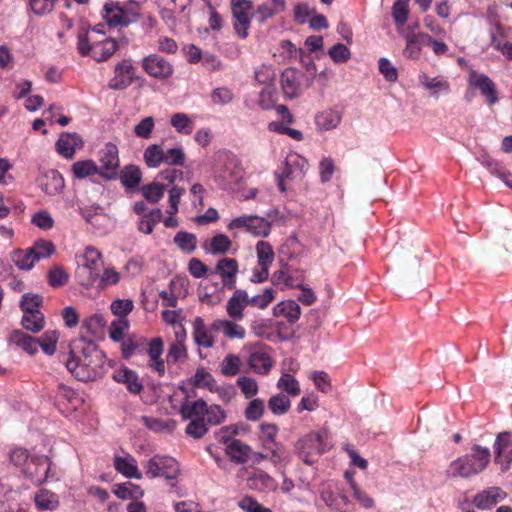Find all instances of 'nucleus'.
<instances>
[{
	"instance_id": "a19ab883",
	"label": "nucleus",
	"mask_w": 512,
	"mask_h": 512,
	"mask_svg": "<svg viewBox=\"0 0 512 512\" xmlns=\"http://www.w3.org/2000/svg\"><path fill=\"white\" fill-rule=\"evenodd\" d=\"M101 258V253L95 247L87 246L83 255V262L79 266L100 273L102 266Z\"/></svg>"
},
{
	"instance_id": "4be33fe9",
	"label": "nucleus",
	"mask_w": 512,
	"mask_h": 512,
	"mask_svg": "<svg viewBox=\"0 0 512 512\" xmlns=\"http://www.w3.org/2000/svg\"><path fill=\"white\" fill-rule=\"evenodd\" d=\"M115 469L127 478L141 479L142 474L138 470L137 461L130 454L125 456H115Z\"/></svg>"
},
{
	"instance_id": "f257e3e1",
	"label": "nucleus",
	"mask_w": 512,
	"mask_h": 512,
	"mask_svg": "<svg viewBox=\"0 0 512 512\" xmlns=\"http://www.w3.org/2000/svg\"><path fill=\"white\" fill-rule=\"evenodd\" d=\"M67 369L80 381H96L105 373L106 356L93 340L81 336L70 344Z\"/></svg>"
},
{
	"instance_id": "aec40b11",
	"label": "nucleus",
	"mask_w": 512,
	"mask_h": 512,
	"mask_svg": "<svg viewBox=\"0 0 512 512\" xmlns=\"http://www.w3.org/2000/svg\"><path fill=\"white\" fill-rule=\"evenodd\" d=\"M247 364L255 373L265 375L272 368L273 362L267 352L258 349L251 352Z\"/></svg>"
},
{
	"instance_id": "20e7f679",
	"label": "nucleus",
	"mask_w": 512,
	"mask_h": 512,
	"mask_svg": "<svg viewBox=\"0 0 512 512\" xmlns=\"http://www.w3.org/2000/svg\"><path fill=\"white\" fill-rule=\"evenodd\" d=\"M328 433L320 431L316 433H309L304 437L297 440L295 443V452L307 465H312L316 462L314 456L323 454L328 446L325 443Z\"/></svg>"
},
{
	"instance_id": "4d7b16f0",
	"label": "nucleus",
	"mask_w": 512,
	"mask_h": 512,
	"mask_svg": "<svg viewBox=\"0 0 512 512\" xmlns=\"http://www.w3.org/2000/svg\"><path fill=\"white\" fill-rule=\"evenodd\" d=\"M269 451L268 459L271 460L275 464L285 465L290 461V455L287 452L286 448L281 443H274L271 445V448H265Z\"/></svg>"
},
{
	"instance_id": "ea45409f",
	"label": "nucleus",
	"mask_w": 512,
	"mask_h": 512,
	"mask_svg": "<svg viewBox=\"0 0 512 512\" xmlns=\"http://www.w3.org/2000/svg\"><path fill=\"white\" fill-rule=\"evenodd\" d=\"M291 407V401L284 393L273 395L268 400V409L277 416L286 414Z\"/></svg>"
},
{
	"instance_id": "0e129e2a",
	"label": "nucleus",
	"mask_w": 512,
	"mask_h": 512,
	"mask_svg": "<svg viewBox=\"0 0 512 512\" xmlns=\"http://www.w3.org/2000/svg\"><path fill=\"white\" fill-rule=\"evenodd\" d=\"M216 384L215 379L212 377V375L205 370V368L200 367L196 370L194 378H193V385L196 387H205L209 390H213L214 386Z\"/></svg>"
},
{
	"instance_id": "dca6fc26",
	"label": "nucleus",
	"mask_w": 512,
	"mask_h": 512,
	"mask_svg": "<svg viewBox=\"0 0 512 512\" xmlns=\"http://www.w3.org/2000/svg\"><path fill=\"white\" fill-rule=\"evenodd\" d=\"M249 304L248 293L243 289H235L226 304V312L234 321H240L244 317V309Z\"/></svg>"
},
{
	"instance_id": "13d9d810",
	"label": "nucleus",
	"mask_w": 512,
	"mask_h": 512,
	"mask_svg": "<svg viewBox=\"0 0 512 512\" xmlns=\"http://www.w3.org/2000/svg\"><path fill=\"white\" fill-rule=\"evenodd\" d=\"M297 56L299 57V60L305 68L306 72L308 73V76L305 80V88H309L312 85L316 75V64L310 55L306 54L302 49H299Z\"/></svg>"
},
{
	"instance_id": "58836bf2",
	"label": "nucleus",
	"mask_w": 512,
	"mask_h": 512,
	"mask_svg": "<svg viewBox=\"0 0 512 512\" xmlns=\"http://www.w3.org/2000/svg\"><path fill=\"white\" fill-rule=\"evenodd\" d=\"M21 324L27 331L38 333L44 328V315L40 311H30V313H24Z\"/></svg>"
},
{
	"instance_id": "052dcab7",
	"label": "nucleus",
	"mask_w": 512,
	"mask_h": 512,
	"mask_svg": "<svg viewBox=\"0 0 512 512\" xmlns=\"http://www.w3.org/2000/svg\"><path fill=\"white\" fill-rule=\"evenodd\" d=\"M236 383L246 399H252L257 395L259 389L255 379L248 376H240Z\"/></svg>"
},
{
	"instance_id": "5701e85b",
	"label": "nucleus",
	"mask_w": 512,
	"mask_h": 512,
	"mask_svg": "<svg viewBox=\"0 0 512 512\" xmlns=\"http://www.w3.org/2000/svg\"><path fill=\"white\" fill-rule=\"evenodd\" d=\"M211 331L222 332L228 339H243L246 334L244 327L230 320H215Z\"/></svg>"
},
{
	"instance_id": "6e6d98bb",
	"label": "nucleus",
	"mask_w": 512,
	"mask_h": 512,
	"mask_svg": "<svg viewBox=\"0 0 512 512\" xmlns=\"http://www.w3.org/2000/svg\"><path fill=\"white\" fill-rule=\"evenodd\" d=\"M277 387L286 392L290 396H297L300 394L299 382L290 374L284 373L277 382Z\"/></svg>"
},
{
	"instance_id": "f8f14e48",
	"label": "nucleus",
	"mask_w": 512,
	"mask_h": 512,
	"mask_svg": "<svg viewBox=\"0 0 512 512\" xmlns=\"http://www.w3.org/2000/svg\"><path fill=\"white\" fill-rule=\"evenodd\" d=\"M303 77L304 74L293 67H288L282 72L280 83L285 97L295 99L301 95L304 87L301 82Z\"/></svg>"
},
{
	"instance_id": "8fccbe9b",
	"label": "nucleus",
	"mask_w": 512,
	"mask_h": 512,
	"mask_svg": "<svg viewBox=\"0 0 512 512\" xmlns=\"http://www.w3.org/2000/svg\"><path fill=\"white\" fill-rule=\"evenodd\" d=\"M232 242L225 234H217L210 241V247L205 248L208 253L218 255L225 254L231 248Z\"/></svg>"
},
{
	"instance_id": "69168bd1",
	"label": "nucleus",
	"mask_w": 512,
	"mask_h": 512,
	"mask_svg": "<svg viewBox=\"0 0 512 512\" xmlns=\"http://www.w3.org/2000/svg\"><path fill=\"white\" fill-rule=\"evenodd\" d=\"M30 249L33 255L37 256V261L47 258L55 252L54 244L48 240L37 241Z\"/></svg>"
},
{
	"instance_id": "338daca9",
	"label": "nucleus",
	"mask_w": 512,
	"mask_h": 512,
	"mask_svg": "<svg viewBox=\"0 0 512 512\" xmlns=\"http://www.w3.org/2000/svg\"><path fill=\"white\" fill-rule=\"evenodd\" d=\"M510 445H512V434L510 432L504 431L497 435L493 446L496 462L499 461L504 449Z\"/></svg>"
},
{
	"instance_id": "7ed1b4c3",
	"label": "nucleus",
	"mask_w": 512,
	"mask_h": 512,
	"mask_svg": "<svg viewBox=\"0 0 512 512\" xmlns=\"http://www.w3.org/2000/svg\"><path fill=\"white\" fill-rule=\"evenodd\" d=\"M490 450L480 445H473L472 453L452 461L446 470L450 478H470L486 469L490 462Z\"/></svg>"
},
{
	"instance_id": "f704fd0d",
	"label": "nucleus",
	"mask_w": 512,
	"mask_h": 512,
	"mask_svg": "<svg viewBox=\"0 0 512 512\" xmlns=\"http://www.w3.org/2000/svg\"><path fill=\"white\" fill-rule=\"evenodd\" d=\"M120 180L124 187L134 189L142 180V173L138 166L127 165L120 172Z\"/></svg>"
},
{
	"instance_id": "9b49d317",
	"label": "nucleus",
	"mask_w": 512,
	"mask_h": 512,
	"mask_svg": "<svg viewBox=\"0 0 512 512\" xmlns=\"http://www.w3.org/2000/svg\"><path fill=\"white\" fill-rule=\"evenodd\" d=\"M50 465L47 456H32L29 464L22 471L35 485H41L49 476Z\"/></svg>"
},
{
	"instance_id": "b1692460",
	"label": "nucleus",
	"mask_w": 512,
	"mask_h": 512,
	"mask_svg": "<svg viewBox=\"0 0 512 512\" xmlns=\"http://www.w3.org/2000/svg\"><path fill=\"white\" fill-rule=\"evenodd\" d=\"M306 165V160L297 153L289 154L285 160L283 174L287 179L302 177Z\"/></svg>"
},
{
	"instance_id": "393cba45",
	"label": "nucleus",
	"mask_w": 512,
	"mask_h": 512,
	"mask_svg": "<svg viewBox=\"0 0 512 512\" xmlns=\"http://www.w3.org/2000/svg\"><path fill=\"white\" fill-rule=\"evenodd\" d=\"M285 8L284 0H267L258 6L255 17L260 23H264L268 18L283 12Z\"/></svg>"
},
{
	"instance_id": "6ab92c4d",
	"label": "nucleus",
	"mask_w": 512,
	"mask_h": 512,
	"mask_svg": "<svg viewBox=\"0 0 512 512\" xmlns=\"http://www.w3.org/2000/svg\"><path fill=\"white\" fill-rule=\"evenodd\" d=\"M83 144L80 136L76 133H62L56 142L57 152L67 159H71L77 147Z\"/></svg>"
},
{
	"instance_id": "79ce46f5",
	"label": "nucleus",
	"mask_w": 512,
	"mask_h": 512,
	"mask_svg": "<svg viewBox=\"0 0 512 512\" xmlns=\"http://www.w3.org/2000/svg\"><path fill=\"white\" fill-rule=\"evenodd\" d=\"M114 493L118 498L121 499H138L144 494L143 490L131 482L118 484L114 486Z\"/></svg>"
},
{
	"instance_id": "2eb2a0df",
	"label": "nucleus",
	"mask_w": 512,
	"mask_h": 512,
	"mask_svg": "<svg viewBox=\"0 0 512 512\" xmlns=\"http://www.w3.org/2000/svg\"><path fill=\"white\" fill-rule=\"evenodd\" d=\"M103 18L109 27L127 26L137 18L136 14L130 17L124 10L113 2L106 3L103 9Z\"/></svg>"
},
{
	"instance_id": "c03bdc74",
	"label": "nucleus",
	"mask_w": 512,
	"mask_h": 512,
	"mask_svg": "<svg viewBox=\"0 0 512 512\" xmlns=\"http://www.w3.org/2000/svg\"><path fill=\"white\" fill-rule=\"evenodd\" d=\"M164 150L160 145H149L144 151V161L150 168H157L163 163Z\"/></svg>"
},
{
	"instance_id": "680f3d73",
	"label": "nucleus",
	"mask_w": 512,
	"mask_h": 512,
	"mask_svg": "<svg viewBox=\"0 0 512 512\" xmlns=\"http://www.w3.org/2000/svg\"><path fill=\"white\" fill-rule=\"evenodd\" d=\"M409 0H396L392 7V16L396 25H404L408 18Z\"/></svg>"
},
{
	"instance_id": "c756f323",
	"label": "nucleus",
	"mask_w": 512,
	"mask_h": 512,
	"mask_svg": "<svg viewBox=\"0 0 512 512\" xmlns=\"http://www.w3.org/2000/svg\"><path fill=\"white\" fill-rule=\"evenodd\" d=\"M419 81L421 85L431 91V96L437 98L439 96V93H449L450 92V85L447 80L440 79L438 77H429L427 74L422 73L419 75Z\"/></svg>"
},
{
	"instance_id": "ddd939ff",
	"label": "nucleus",
	"mask_w": 512,
	"mask_h": 512,
	"mask_svg": "<svg viewBox=\"0 0 512 512\" xmlns=\"http://www.w3.org/2000/svg\"><path fill=\"white\" fill-rule=\"evenodd\" d=\"M469 84L478 89L489 106L495 105L499 101L496 84L485 74H478L472 70L470 72Z\"/></svg>"
},
{
	"instance_id": "9d476101",
	"label": "nucleus",
	"mask_w": 512,
	"mask_h": 512,
	"mask_svg": "<svg viewBox=\"0 0 512 512\" xmlns=\"http://www.w3.org/2000/svg\"><path fill=\"white\" fill-rule=\"evenodd\" d=\"M142 68L151 77L166 80L174 73L173 65L158 54H150L143 58Z\"/></svg>"
},
{
	"instance_id": "412c9836",
	"label": "nucleus",
	"mask_w": 512,
	"mask_h": 512,
	"mask_svg": "<svg viewBox=\"0 0 512 512\" xmlns=\"http://www.w3.org/2000/svg\"><path fill=\"white\" fill-rule=\"evenodd\" d=\"M506 494L499 487H490L475 495L473 503L479 509H490Z\"/></svg>"
},
{
	"instance_id": "3c124183",
	"label": "nucleus",
	"mask_w": 512,
	"mask_h": 512,
	"mask_svg": "<svg viewBox=\"0 0 512 512\" xmlns=\"http://www.w3.org/2000/svg\"><path fill=\"white\" fill-rule=\"evenodd\" d=\"M165 189V185L158 182H152L142 186L141 192L148 202L155 204L163 197Z\"/></svg>"
},
{
	"instance_id": "7c9ffc66",
	"label": "nucleus",
	"mask_w": 512,
	"mask_h": 512,
	"mask_svg": "<svg viewBox=\"0 0 512 512\" xmlns=\"http://www.w3.org/2000/svg\"><path fill=\"white\" fill-rule=\"evenodd\" d=\"M34 502L38 510L53 511L59 506V497L54 492L48 489H40L34 495Z\"/></svg>"
},
{
	"instance_id": "6e6552de",
	"label": "nucleus",
	"mask_w": 512,
	"mask_h": 512,
	"mask_svg": "<svg viewBox=\"0 0 512 512\" xmlns=\"http://www.w3.org/2000/svg\"><path fill=\"white\" fill-rule=\"evenodd\" d=\"M136 68L131 59H123L114 67V76L109 80L107 87L111 90L122 91L127 89L138 79L135 75Z\"/></svg>"
},
{
	"instance_id": "473e14b6",
	"label": "nucleus",
	"mask_w": 512,
	"mask_h": 512,
	"mask_svg": "<svg viewBox=\"0 0 512 512\" xmlns=\"http://www.w3.org/2000/svg\"><path fill=\"white\" fill-rule=\"evenodd\" d=\"M247 485L250 489L265 492L275 488L274 480L265 472H258L247 479Z\"/></svg>"
},
{
	"instance_id": "2f4dec72",
	"label": "nucleus",
	"mask_w": 512,
	"mask_h": 512,
	"mask_svg": "<svg viewBox=\"0 0 512 512\" xmlns=\"http://www.w3.org/2000/svg\"><path fill=\"white\" fill-rule=\"evenodd\" d=\"M10 341L31 355L36 354L38 351V339L24 333L21 330L13 331L10 335Z\"/></svg>"
},
{
	"instance_id": "bb28decb",
	"label": "nucleus",
	"mask_w": 512,
	"mask_h": 512,
	"mask_svg": "<svg viewBox=\"0 0 512 512\" xmlns=\"http://www.w3.org/2000/svg\"><path fill=\"white\" fill-rule=\"evenodd\" d=\"M273 315L283 316L288 322L295 323L301 315V308L294 300L282 301L274 306Z\"/></svg>"
},
{
	"instance_id": "4c0bfd02",
	"label": "nucleus",
	"mask_w": 512,
	"mask_h": 512,
	"mask_svg": "<svg viewBox=\"0 0 512 512\" xmlns=\"http://www.w3.org/2000/svg\"><path fill=\"white\" fill-rule=\"evenodd\" d=\"M163 214L161 209L155 208L148 213H144L138 222V229L145 233L151 234L154 226L162 220Z\"/></svg>"
},
{
	"instance_id": "de8ad7c7",
	"label": "nucleus",
	"mask_w": 512,
	"mask_h": 512,
	"mask_svg": "<svg viewBox=\"0 0 512 512\" xmlns=\"http://www.w3.org/2000/svg\"><path fill=\"white\" fill-rule=\"evenodd\" d=\"M259 439L262 442L264 448H271L276 442V437L279 432V427L273 423H262L260 425Z\"/></svg>"
},
{
	"instance_id": "37998d69",
	"label": "nucleus",
	"mask_w": 512,
	"mask_h": 512,
	"mask_svg": "<svg viewBox=\"0 0 512 512\" xmlns=\"http://www.w3.org/2000/svg\"><path fill=\"white\" fill-rule=\"evenodd\" d=\"M265 412V403L260 398H254L251 399L245 410H244V417L246 420L251 422H257L259 421Z\"/></svg>"
},
{
	"instance_id": "bf43d9fd",
	"label": "nucleus",
	"mask_w": 512,
	"mask_h": 512,
	"mask_svg": "<svg viewBox=\"0 0 512 512\" xmlns=\"http://www.w3.org/2000/svg\"><path fill=\"white\" fill-rule=\"evenodd\" d=\"M13 261L19 269L30 270L34 266L35 262H37V256H34L29 248L26 252H15Z\"/></svg>"
},
{
	"instance_id": "a211bd4d",
	"label": "nucleus",
	"mask_w": 512,
	"mask_h": 512,
	"mask_svg": "<svg viewBox=\"0 0 512 512\" xmlns=\"http://www.w3.org/2000/svg\"><path fill=\"white\" fill-rule=\"evenodd\" d=\"M216 272L221 276L224 287L235 289L238 263L233 258H223L216 265Z\"/></svg>"
},
{
	"instance_id": "f03ea898",
	"label": "nucleus",
	"mask_w": 512,
	"mask_h": 512,
	"mask_svg": "<svg viewBox=\"0 0 512 512\" xmlns=\"http://www.w3.org/2000/svg\"><path fill=\"white\" fill-rule=\"evenodd\" d=\"M180 415L183 420H190L185 433L194 439H201L210 426L220 425L227 417L221 406L216 404L208 406L203 399L185 400L180 407Z\"/></svg>"
},
{
	"instance_id": "39448f33",
	"label": "nucleus",
	"mask_w": 512,
	"mask_h": 512,
	"mask_svg": "<svg viewBox=\"0 0 512 512\" xmlns=\"http://www.w3.org/2000/svg\"><path fill=\"white\" fill-rule=\"evenodd\" d=\"M145 474L149 478L164 477L174 480L179 474V464L169 456L155 455L144 464Z\"/></svg>"
},
{
	"instance_id": "603ef678",
	"label": "nucleus",
	"mask_w": 512,
	"mask_h": 512,
	"mask_svg": "<svg viewBox=\"0 0 512 512\" xmlns=\"http://www.w3.org/2000/svg\"><path fill=\"white\" fill-rule=\"evenodd\" d=\"M59 338V333L56 330L45 331L41 338L38 339L39 347L47 355H53L56 351V346Z\"/></svg>"
},
{
	"instance_id": "49530a36",
	"label": "nucleus",
	"mask_w": 512,
	"mask_h": 512,
	"mask_svg": "<svg viewBox=\"0 0 512 512\" xmlns=\"http://www.w3.org/2000/svg\"><path fill=\"white\" fill-rule=\"evenodd\" d=\"M241 359L236 354H227L220 364V371L224 376L231 377L239 373Z\"/></svg>"
},
{
	"instance_id": "cd10ccee",
	"label": "nucleus",
	"mask_w": 512,
	"mask_h": 512,
	"mask_svg": "<svg viewBox=\"0 0 512 512\" xmlns=\"http://www.w3.org/2000/svg\"><path fill=\"white\" fill-rule=\"evenodd\" d=\"M226 453L236 464H244L251 454V447L241 440H233L226 446Z\"/></svg>"
},
{
	"instance_id": "864d4df0",
	"label": "nucleus",
	"mask_w": 512,
	"mask_h": 512,
	"mask_svg": "<svg viewBox=\"0 0 512 512\" xmlns=\"http://www.w3.org/2000/svg\"><path fill=\"white\" fill-rule=\"evenodd\" d=\"M258 265L269 268L274 260V252L272 246L265 241H259L256 245Z\"/></svg>"
},
{
	"instance_id": "a878e982",
	"label": "nucleus",
	"mask_w": 512,
	"mask_h": 512,
	"mask_svg": "<svg viewBox=\"0 0 512 512\" xmlns=\"http://www.w3.org/2000/svg\"><path fill=\"white\" fill-rule=\"evenodd\" d=\"M118 49V43L113 38H106L105 40L93 43L91 57L98 61H106Z\"/></svg>"
},
{
	"instance_id": "c9c22d12",
	"label": "nucleus",
	"mask_w": 512,
	"mask_h": 512,
	"mask_svg": "<svg viewBox=\"0 0 512 512\" xmlns=\"http://www.w3.org/2000/svg\"><path fill=\"white\" fill-rule=\"evenodd\" d=\"M72 173L77 179H84L89 176L99 174L98 166L93 160H81L72 164Z\"/></svg>"
},
{
	"instance_id": "a18cd8bd",
	"label": "nucleus",
	"mask_w": 512,
	"mask_h": 512,
	"mask_svg": "<svg viewBox=\"0 0 512 512\" xmlns=\"http://www.w3.org/2000/svg\"><path fill=\"white\" fill-rule=\"evenodd\" d=\"M174 243L186 253H192L195 251L197 246V238L195 234L188 233L185 231H179L174 237Z\"/></svg>"
},
{
	"instance_id": "f3484780",
	"label": "nucleus",
	"mask_w": 512,
	"mask_h": 512,
	"mask_svg": "<svg viewBox=\"0 0 512 512\" xmlns=\"http://www.w3.org/2000/svg\"><path fill=\"white\" fill-rule=\"evenodd\" d=\"M112 378L114 381L124 384L131 394L138 395L144 389L143 383L138 374L127 367L115 370Z\"/></svg>"
},
{
	"instance_id": "774afa93",
	"label": "nucleus",
	"mask_w": 512,
	"mask_h": 512,
	"mask_svg": "<svg viewBox=\"0 0 512 512\" xmlns=\"http://www.w3.org/2000/svg\"><path fill=\"white\" fill-rule=\"evenodd\" d=\"M154 126V118L152 116L145 117L134 127V133L139 138L149 139Z\"/></svg>"
},
{
	"instance_id": "0eeeda50",
	"label": "nucleus",
	"mask_w": 512,
	"mask_h": 512,
	"mask_svg": "<svg viewBox=\"0 0 512 512\" xmlns=\"http://www.w3.org/2000/svg\"><path fill=\"white\" fill-rule=\"evenodd\" d=\"M231 9L234 18V29L241 38H246L252 13L253 4L250 0H231Z\"/></svg>"
},
{
	"instance_id": "e433bc0d",
	"label": "nucleus",
	"mask_w": 512,
	"mask_h": 512,
	"mask_svg": "<svg viewBox=\"0 0 512 512\" xmlns=\"http://www.w3.org/2000/svg\"><path fill=\"white\" fill-rule=\"evenodd\" d=\"M106 321L101 314H93L87 317L83 323L82 328L86 330V334L92 337H99L103 335Z\"/></svg>"
},
{
	"instance_id": "e2e57ef3",
	"label": "nucleus",
	"mask_w": 512,
	"mask_h": 512,
	"mask_svg": "<svg viewBox=\"0 0 512 512\" xmlns=\"http://www.w3.org/2000/svg\"><path fill=\"white\" fill-rule=\"evenodd\" d=\"M276 77L274 68L271 65L262 64L255 70V80L259 84L269 86Z\"/></svg>"
},
{
	"instance_id": "c85d7f7f",
	"label": "nucleus",
	"mask_w": 512,
	"mask_h": 512,
	"mask_svg": "<svg viewBox=\"0 0 512 512\" xmlns=\"http://www.w3.org/2000/svg\"><path fill=\"white\" fill-rule=\"evenodd\" d=\"M208 331L204 320L201 317H196L193 321V338L198 346L210 348L214 345V337Z\"/></svg>"
},
{
	"instance_id": "1a4fd4ad",
	"label": "nucleus",
	"mask_w": 512,
	"mask_h": 512,
	"mask_svg": "<svg viewBox=\"0 0 512 512\" xmlns=\"http://www.w3.org/2000/svg\"><path fill=\"white\" fill-rule=\"evenodd\" d=\"M228 228H245L255 236L267 237L270 233L271 223L256 215L240 216L234 218L229 223Z\"/></svg>"
},
{
	"instance_id": "4468645a",
	"label": "nucleus",
	"mask_w": 512,
	"mask_h": 512,
	"mask_svg": "<svg viewBox=\"0 0 512 512\" xmlns=\"http://www.w3.org/2000/svg\"><path fill=\"white\" fill-rule=\"evenodd\" d=\"M38 182L41 190L50 196L58 195L65 186L64 178L55 169L43 171Z\"/></svg>"
},
{
	"instance_id": "5fc2aeb1",
	"label": "nucleus",
	"mask_w": 512,
	"mask_h": 512,
	"mask_svg": "<svg viewBox=\"0 0 512 512\" xmlns=\"http://www.w3.org/2000/svg\"><path fill=\"white\" fill-rule=\"evenodd\" d=\"M75 276L78 283L86 289L93 287L95 283L98 284L99 282V273L85 267L78 266Z\"/></svg>"
},
{
	"instance_id": "72a5a7b5",
	"label": "nucleus",
	"mask_w": 512,
	"mask_h": 512,
	"mask_svg": "<svg viewBox=\"0 0 512 512\" xmlns=\"http://www.w3.org/2000/svg\"><path fill=\"white\" fill-rule=\"evenodd\" d=\"M341 114L334 110H325L315 117L316 125L321 130H331L336 128L341 122Z\"/></svg>"
},
{
	"instance_id": "09e8293b",
	"label": "nucleus",
	"mask_w": 512,
	"mask_h": 512,
	"mask_svg": "<svg viewBox=\"0 0 512 512\" xmlns=\"http://www.w3.org/2000/svg\"><path fill=\"white\" fill-rule=\"evenodd\" d=\"M171 125L178 133L189 135L193 131V122L185 113H175L170 120Z\"/></svg>"
},
{
	"instance_id": "423d86ee",
	"label": "nucleus",
	"mask_w": 512,
	"mask_h": 512,
	"mask_svg": "<svg viewBox=\"0 0 512 512\" xmlns=\"http://www.w3.org/2000/svg\"><path fill=\"white\" fill-rule=\"evenodd\" d=\"M99 162V175L106 180L115 179L120 167L117 146L110 142L106 143L99 152Z\"/></svg>"
}]
</instances>
